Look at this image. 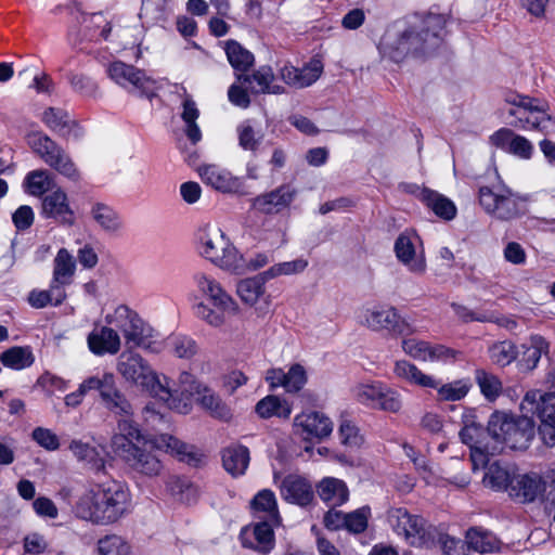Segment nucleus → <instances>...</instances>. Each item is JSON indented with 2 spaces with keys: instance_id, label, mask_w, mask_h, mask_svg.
Returning <instances> with one entry per match:
<instances>
[{
  "instance_id": "obj_43",
  "label": "nucleus",
  "mask_w": 555,
  "mask_h": 555,
  "mask_svg": "<svg viewBox=\"0 0 555 555\" xmlns=\"http://www.w3.org/2000/svg\"><path fill=\"white\" fill-rule=\"evenodd\" d=\"M76 269L75 257L66 248L59 249L53 260L52 278L55 279L56 282L63 281L72 284Z\"/></svg>"
},
{
  "instance_id": "obj_44",
  "label": "nucleus",
  "mask_w": 555,
  "mask_h": 555,
  "mask_svg": "<svg viewBox=\"0 0 555 555\" xmlns=\"http://www.w3.org/2000/svg\"><path fill=\"white\" fill-rule=\"evenodd\" d=\"M53 178L46 169L29 171L23 181L25 192L31 196L42 197L52 186Z\"/></svg>"
},
{
  "instance_id": "obj_64",
  "label": "nucleus",
  "mask_w": 555,
  "mask_h": 555,
  "mask_svg": "<svg viewBox=\"0 0 555 555\" xmlns=\"http://www.w3.org/2000/svg\"><path fill=\"white\" fill-rule=\"evenodd\" d=\"M37 385L49 395H53L56 391H64L68 388L67 380L49 372L39 376Z\"/></svg>"
},
{
  "instance_id": "obj_32",
  "label": "nucleus",
  "mask_w": 555,
  "mask_h": 555,
  "mask_svg": "<svg viewBox=\"0 0 555 555\" xmlns=\"http://www.w3.org/2000/svg\"><path fill=\"white\" fill-rule=\"evenodd\" d=\"M221 460L223 468L232 477L243 476L249 465V450L238 443L228 446L221 451Z\"/></svg>"
},
{
  "instance_id": "obj_51",
  "label": "nucleus",
  "mask_w": 555,
  "mask_h": 555,
  "mask_svg": "<svg viewBox=\"0 0 555 555\" xmlns=\"http://www.w3.org/2000/svg\"><path fill=\"white\" fill-rule=\"evenodd\" d=\"M99 555H130V544L120 535L109 534L98 541Z\"/></svg>"
},
{
  "instance_id": "obj_16",
  "label": "nucleus",
  "mask_w": 555,
  "mask_h": 555,
  "mask_svg": "<svg viewBox=\"0 0 555 555\" xmlns=\"http://www.w3.org/2000/svg\"><path fill=\"white\" fill-rule=\"evenodd\" d=\"M393 250L400 263H402L410 273L421 276L427 270V261L423 247V242L414 231L402 232L395 241Z\"/></svg>"
},
{
  "instance_id": "obj_23",
  "label": "nucleus",
  "mask_w": 555,
  "mask_h": 555,
  "mask_svg": "<svg viewBox=\"0 0 555 555\" xmlns=\"http://www.w3.org/2000/svg\"><path fill=\"white\" fill-rule=\"evenodd\" d=\"M489 143L517 158L528 160L534 153V146L526 137L517 134L509 128H500L489 137Z\"/></svg>"
},
{
  "instance_id": "obj_21",
  "label": "nucleus",
  "mask_w": 555,
  "mask_h": 555,
  "mask_svg": "<svg viewBox=\"0 0 555 555\" xmlns=\"http://www.w3.org/2000/svg\"><path fill=\"white\" fill-rule=\"evenodd\" d=\"M525 416H537L541 424L555 422V392H541L538 389L527 391L520 402Z\"/></svg>"
},
{
  "instance_id": "obj_15",
  "label": "nucleus",
  "mask_w": 555,
  "mask_h": 555,
  "mask_svg": "<svg viewBox=\"0 0 555 555\" xmlns=\"http://www.w3.org/2000/svg\"><path fill=\"white\" fill-rule=\"evenodd\" d=\"M388 522L393 531L412 546H425L433 541L425 520L420 516L411 515L405 508H391L388 512Z\"/></svg>"
},
{
  "instance_id": "obj_7",
  "label": "nucleus",
  "mask_w": 555,
  "mask_h": 555,
  "mask_svg": "<svg viewBox=\"0 0 555 555\" xmlns=\"http://www.w3.org/2000/svg\"><path fill=\"white\" fill-rule=\"evenodd\" d=\"M197 250L205 259L225 271L238 270L241 253L218 227L205 225L197 233Z\"/></svg>"
},
{
  "instance_id": "obj_46",
  "label": "nucleus",
  "mask_w": 555,
  "mask_h": 555,
  "mask_svg": "<svg viewBox=\"0 0 555 555\" xmlns=\"http://www.w3.org/2000/svg\"><path fill=\"white\" fill-rule=\"evenodd\" d=\"M1 362L5 367L21 371L34 364L35 356L30 347L15 346L2 353Z\"/></svg>"
},
{
  "instance_id": "obj_42",
  "label": "nucleus",
  "mask_w": 555,
  "mask_h": 555,
  "mask_svg": "<svg viewBox=\"0 0 555 555\" xmlns=\"http://www.w3.org/2000/svg\"><path fill=\"white\" fill-rule=\"evenodd\" d=\"M251 507L256 513H263L266 521L272 524L281 522L276 499L271 490L263 489L259 491L251 501Z\"/></svg>"
},
{
  "instance_id": "obj_45",
  "label": "nucleus",
  "mask_w": 555,
  "mask_h": 555,
  "mask_svg": "<svg viewBox=\"0 0 555 555\" xmlns=\"http://www.w3.org/2000/svg\"><path fill=\"white\" fill-rule=\"evenodd\" d=\"M26 142L33 152L46 164L50 163L51 157L61 149L60 145L41 131H31L27 133Z\"/></svg>"
},
{
  "instance_id": "obj_63",
  "label": "nucleus",
  "mask_w": 555,
  "mask_h": 555,
  "mask_svg": "<svg viewBox=\"0 0 555 555\" xmlns=\"http://www.w3.org/2000/svg\"><path fill=\"white\" fill-rule=\"evenodd\" d=\"M503 258L511 264L524 266L527 262V253L521 244L511 241L503 247Z\"/></svg>"
},
{
  "instance_id": "obj_61",
  "label": "nucleus",
  "mask_w": 555,
  "mask_h": 555,
  "mask_svg": "<svg viewBox=\"0 0 555 555\" xmlns=\"http://www.w3.org/2000/svg\"><path fill=\"white\" fill-rule=\"evenodd\" d=\"M459 351L440 344H429L427 362L451 363L457 359Z\"/></svg>"
},
{
  "instance_id": "obj_5",
  "label": "nucleus",
  "mask_w": 555,
  "mask_h": 555,
  "mask_svg": "<svg viewBox=\"0 0 555 555\" xmlns=\"http://www.w3.org/2000/svg\"><path fill=\"white\" fill-rule=\"evenodd\" d=\"M504 101L511 107L507 115L509 125L526 131H539L544 135L555 134V119L546 113V104L538 99L509 91Z\"/></svg>"
},
{
  "instance_id": "obj_27",
  "label": "nucleus",
  "mask_w": 555,
  "mask_h": 555,
  "mask_svg": "<svg viewBox=\"0 0 555 555\" xmlns=\"http://www.w3.org/2000/svg\"><path fill=\"white\" fill-rule=\"evenodd\" d=\"M297 191L291 184H283L275 190L258 195L253 199V207L262 214H278L294 201Z\"/></svg>"
},
{
  "instance_id": "obj_12",
  "label": "nucleus",
  "mask_w": 555,
  "mask_h": 555,
  "mask_svg": "<svg viewBox=\"0 0 555 555\" xmlns=\"http://www.w3.org/2000/svg\"><path fill=\"white\" fill-rule=\"evenodd\" d=\"M106 74L116 85L140 96L152 98L157 90L155 79L147 76L144 70L121 61L109 63Z\"/></svg>"
},
{
  "instance_id": "obj_38",
  "label": "nucleus",
  "mask_w": 555,
  "mask_h": 555,
  "mask_svg": "<svg viewBox=\"0 0 555 555\" xmlns=\"http://www.w3.org/2000/svg\"><path fill=\"white\" fill-rule=\"evenodd\" d=\"M514 476V469L503 466L499 462H493L487 467L482 481L487 488L494 491L508 492Z\"/></svg>"
},
{
  "instance_id": "obj_14",
  "label": "nucleus",
  "mask_w": 555,
  "mask_h": 555,
  "mask_svg": "<svg viewBox=\"0 0 555 555\" xmlns=\"http://www.w3.org/2000/svg\"><path fill=\"white\" fill-rule=\"evenodd\" d=\"M160 385L169 392L168 398L155 397L163 401L165 405L180 414L189 413L191 405L189 402L190 397L199 395L204 387L199 384L194 376L189 372H182L179 376L178 384L172 383L165 375L159 376Z\"/></svg>"
},
{
  "instance_id": "obj_55",
  "label": "nucleus",
  "mask_w": 555,
  "mask_h": 555,
  "mask_svg": "<svg viewBox=\"0 0 555 555\" xmlns=\"http://www.w3.org/2000/svg\"><path fill=\"white\" fill-rule=\"evenodd\" d=\"M308 266V261L305 259H295L292 261H284L271 266L264 270V276L270 280L276 279L282 275H292L302 272Z\"/></svg>"
},
{
  "instance_id": "obj_62",
  "label": "nucleus",
  "mask_w": 555,
  "mask_h": 555,
  "mask_svg": "<svg viewBox=\"0 0 555 555\" xmlns=\"http://www.w3.org/2000/svg\"><path fill=\"white\" fill-rule=\"evenodd\" d=\"M33 440L47 451H56L60 448V439L49 428L36 427L31 433Z\"/></svg>"
},
{
  "instance_id": "obj_57",
  "label": "nucleus",
  "mask_w": 555,
  "mask_h": 555,
  "mask_svg": "<svg viewBox=\"0 0 555 555\" xmlns=\"http://www.w3.org/2000/svg\"><path fill=\"white\" fill-rule=\"evenodd\" d=\"M308 382L306 369L295 363L289 366L288 371L285 372V391L288 393L299 392Z\"/></svg>"
},
{
  "instance_id": "obj_24",
  "label": "nucleus",
  "mask_w": 555,
  "mask_h": 555,
  "mask_svg": "<svg viewBox=\"0 0 555 555\" xmlns=\"http://www.w3.org/2000/svg\"><path fill=\"white\" fill-rule=\"evenodd\" d=\"M294 427L304 439H323L333 431V422L322 412L309 411L295 416Z\"/></svg>"
},
{
  "instance_id": "obj_53",
  "label": "nucleus",
  "mask_w": 555,
  "mask_h": 555,
  "mask_svg": "<svg viewBox=\"0 0 555 555\" xmlns=\"http://www.w3.org/2000/svg\"><path fill=\"white\" fill-rule=\"evenodd\" d=\"M166 346L178 358L189 359L197 352L196 341L185 335L169 336Z\"/></svg>"
},
{
  "instance_id": "obj_31",
  "label": "nucleus",
  "mask_w": 555,
  "mask_h": 555,
  "mask_svg": "<svg viewBox=\"0 0 555 555\" xmlns=\"http://www.w3.org/2000/svg\"><path fill=\"white\" fill-rule=\"evenodd\" d=\"M90 351L95 356L116 354L120 350L118 333L107 326L94 328L87 338Z\"/></svg>"
},
{
  "instance_id": "obj_56",
  "label": "nucleus",
  "mask_w": 555,
  "mask_h": 555,
  "mask_svg": "<svg viewBox=\"0 0 555 555\" xmlns=\"http://www.w3.org/2000/svg\"><path fill=\"white\" fill-rule=\"evenodd\" d=\"M168 487L173 495L188 504L194 502L198 496V489L189 480L180 477H173L168 482Z\"/></svg>"
},
{
  "instance_id": "obj_39",
  "label": "nucleus",
  "mask_w": 555,
  "mask_h": 555,
  "mask_svg": "<svg viewBox=\"0 0 555 555\" xmlns=\"http://www.w3.org/2000/svg\"><path fill=\"white\" fill-rule=\"evenodd\" d=\"M90 216L96 225L105 232L114 233L121 229L122 222L119 215L104 203H93L90 208Z\"/></svg>"
},
{
  "instance_id": "obj_49",
  "label": "nucleus",
  "mask_w": 555,
  "mask_h": 555,
  "mask_svg": "<svg viewBox=\"0 0 555 555\" xmlns=\"http://www.w3.org/2000/svg\"><path fill=\"white\" fill-rule=\"evenodd\" d=\"M199 404L207 410L211 416L227 421L231 417L230 408L210 389L203 387L198 395Z\"/></svg>"
},
{
  "instance_id": "obj_47",
  "label": "nucleus",
  "mask_w": 555,
  "mask_h": 555,
  "mask_svg": "<svg viewBox=\"0 0 555 555\" xmlns=\"http://www.w3.org/2000/svg\"><path fill=\"white\" fill-rule=\"evenodd\" d=\"M475 380L478 385L481 395L489 402H494L503 391L501 379L491 372L483 369L475 370Z\"/></svg>"
},
{
  "instance_id": "obj_29",
  "label": "nucleus",
  "mask_w": 555,
  "mask_h": 555,
  "mask_svg": "<svg viewBox=\"0 0 555 555\" xmlns=\"http://www.w3.org/2000/svg\"><path fill=\"white\" fill-rule=\"evenodd\" d=\"M317 493L327 507H339L349 500L347 483L335 477H324L315 486Z\"/></svg>"
},
{
  "instance_id": "obj_1",
  "label": "nucleus",
  "mask_w": 555,
  "mask_h": 555,
  "mask_svg": "<svg viewBox=\"0 0 555 555\" xmlns=\"http://www.w3.org/2000/svg\"><path fill=\"white\" fill-rule=\"evenodd\" d=\"M446 18L440 14L397 21L382 36L378 50L384 59L399 63L410 55H425L440 46Z\"/></svg>"
},
{
  "instance_id": "obj_37",
  "label": "nucleus",
  "mask_w": 555,
  "mask_h": 555,
  "mask_svg": "<svg viewBox=\"0 0 555 555\" xmlns=\"http://www.w3.org/2000/svg\"><path fill=\"white\" fill-rule=\"evenodd\" d=\"M292 404L274 395L262 398L255 406V412L261 418L279 417L287 420L292 414Z\"/></svg>"
},
{
  "instance_id": "obj_60",
  "label": "nucleus",
  "mask_w": 555,
  "mask_h": 555,
  "mask_svg": "<svg viewBox=\"0 0 555 555\" xmlns=\"http://www.w3.org/2000/svg\"><path fill=\"white\" fill-rule=\"evenodd\" d=\"M273 259L272 253L259 251L250 255L247 259L241 254L242 266L238 270H231V273L244 274L248 271H257L264 268Z\"/></svg>"
},
{
  "instance_id": "obj_34",
  "label": "nucleus",
  "mask_w": 555,
  "mask_h": 555,
  "mask_svg": "<svg viewBox=\"0 0 555 555\" xmlns=\"http://www.w3.org/2000/svg\"><path fill=\"white\" fill-rule=\"evenodd\" d=\"M393 374L397 378L421 388L428 389L434 385V375L426 374L414 363L406 360H398L393 365Z\"/></svg>"
},
{
  "instance_id": "obj_35",
  "label": "nucleus",
  "mask_w": 555,
  "mask_h": 555,
  "mask_svg": "<svg viewBox=\"0 0 555 555\" xmlns=\"http://www.w3.org/2000/svg\"><path fill=\"white\" fill-rule=\"evenodd\" d=\"M182 99L181 118L185 124L184 132L188 139L193 144H196L202 140V131L196 124V120L199 117V109L185 88H182Z\"/></svg>"
},
{
  "instance_id": "obj_13",
  "label": "nucleus",
  "mask_w": 555,
  "mask_h": 555,
  "mask_svg": "<svg viewBox=\"0 0 555 555\" xmlns=\"http://www.w3.org/2000/svg\"><path fill=\"white\" fill-rule=\"evenodd\" d=\"M79 387L86 395L91 390L99 391L103 404L112 413L126 416L132 414V406L116 387L113 373L89 376L79 384Z\"/></svg>"
},
{
  "instance_id": "obj_17",
  "label": "nucleus",
  "mask_w": 555,
  "mask_h": 555,
  "mask_svg": "<svg viewBox=\"0 0 555 555\" xmlns=\"http://www.w3.org/2000/svg\"><path fill=\"white\" fill-rule=\"evenodd\" d=\"M352 392L358 402L373 409L396 413L402 406L400 395L379 382L359 384Z\"/></svg>"
},
{
  "instance_id": "obj_2",
  "label": "nucleus",
  "mask_w": 555,
  "mask_h": 555,
  "mask_svg": "<svg viewBox=\"0 0 555 555\" xmlns=\"http://www.w3.org/2000/svg\"><path fill=\"white\" fill-rule=\"evenodd\" d=\"M132 511L128 486L116 479L91 485L76 501L74 514L93 525H112Z\"/></svg>"
},
{
  "instance_id": "obj_25",
  "label": "nucleus",
  "mask_w": 555,
  "mask_h": 555,
  "mask_svg": "<svg viewBox=\"0 0 555 555\" xmlns=\"http://www.w3.org/2000/svg\"><path fill=\"white\" fill-rule=\"evenodd\" d=\"M270 521H260L253 527H245L240 533L244 547L255 550L261 554H268L274 546L273 526Z\"/></svg>"
},
{
  "instance_id": "obj_19",
  "label": "nucleus",
  "mask_w": 555,
  "mask_h": 555,
  "mask_svg": "<svg viewBox=\"0 0 555 555\" xmlns=\"http://www.w3.org/2000/svg\"><path fill=\"white\" fill-rule=\"evenodd\" d=\"M203 183L223 194H240L244 189L241 177L218 164H202L196 168Z\"/></svg>"
},
{
  "instance_id": "obj_6",
  "label": "nucleus",
  "mask_w": 555,
  "mask_h": 555,
  "mask_svg": "<svg viewBox=\"0 0 555 555\" xmlns=\"http://www.w3.org/2000/svg\"><path fill=\"white\" fill-rule=\"evenodd\" d=\"M197 289L207 297L209 304L198 302L194 306L195 315L208 325L220 327L225 317L237 312V304L214 278L198 272L193 276Z\"/></svg>"
},
{
  "instance_id": "obj_9",
  "label": "nucleus",
  "mask_w": 555,
  "mask_h": 555,
  "mask_svg": "<svg viewBox=\"0 0 555 555\" xmlns=\"http://www.w3.org/2000/svg\"><path fill=\"white\" fill-rule=\"evenodd\" d=\"M116 369L126 382L141 386L154 398H168L169 392L160 385V375L139 353L133 351L121 352L118 357Z\"/></svg>"
},
{
  "instance_id": "obj_41",
  "label": "nucleus",
  "mask_w": 555,
  "mask_h": 555,
  "mask_svg": "<svg viewBox=\"0 0 555 555\" xmlns=\"http://www.w3.org/2000/svg\"><path fill=\"white\" fill-rule=\"evenodd\" d=\"M422 202L439 218L444 220H452L456 216V207L454 203L435 192L430 191H422Z\"/></svg>"
},
{
  "instance_id": "obj_20",
  "label": "nucleus",
  "mask_w": 555,
  "mask_h": 555,
  "mask_svg": "<svg viewBox=\"0 0 555 555\" xmlns=\"http://www.w3.org/2000/svg\"><path fill=\"white\" fill-rule=\"evenodd\" d=\"M324 69L320 59L313 57L301 67H296L289 62L280 63L278 72L280 78L289 87L304 89L313 85Z\"/></svg>"
},
{
  "instance_id": "obj_52",
  "label": "nucleus",
  "mask_w": 555,
  "mask_h": 555,
  "mask_svg": "<svg viewBox=\"0 0 555 555\" xmlns=\"http://www.w3.org/2000/svg\"><path fill=\"white\" fill-rule=\"evenodd\" d=\"M50 160L51 162L47 163V165L56 170L60 175L72 181L79 180L80 175L78 169L76 168L69 155L62 147L51 157Z\"/></svg>"
},
{
  "instance_id": "obj_58",
  "label": "nucleus",
  "mask_w": 555,
  "mask_h": 555,
  "mask_svg": "<svg viewBox=\"0 0 555 555\" xmlns=\"http://www.w3.org/2000/svg\"><path fill=\"white\" fill-rule=\"evenodd\" d=\"M490 359L500 366H506L517 357V350L511 341H500L494 344L490 350Z\"/></svg>"
},
{
  "instance_id": "obj_11",
  "label": "nucleus",
  "mask_w": 555,
  "mask_h": 555,
  "mask_svg": "<svg viewBox=\"0 0 555 555\" xmlns=\"http://www.w3.org/2000/svg\"><path fill=\"white\" fill-rule=\"evenodd\" d=\"M105 320L122 333L126 344L130 347H150L149 339L152 337V327L129 307L125 305L118 306L112 313L105 317Z\"/></svg>"
},
{
  "instance_id": "obj_50",
  "label": "nucleus",
  "mask_w": 555,
  "mask_h": 555,
  "mask_svg": "<svg viewBox=\"0 0 555 555\" xmlns=\"http://www.w3.org/2000/svg\"><path fill=\"white\" fill-rule=\"evenodd\" d=\"M68 449L77 461L93 464L99 470L104 468L103 459L100 457L96 448L90 443L83 442L80 439H73L69 442Z\"/></svg>"
},
{
  "instance_id": "obj_59",
  "label": "nucleus",
  "mask_w": 555,
  "mask_h": 555,
  "mask_svg": "<svg viewBox=\"0 0 555 555\" xmlns=\"http://www.w3.org/2000/svg\"><path fill=\"white\" fill-rule=\"evenodd\" d=\"M429 341L422 340L415 337H404L401 340V348L403 352L410 358L427 362V353L429 348Z\"/></svg>"
},
{
  "instance_id": "obj_40",
  "label": "nucleus",
  "mask_w": 555,
  "mask_h": 555,
  "mask_svg": "<svg viewBox=\"0 0 555 555\" xmlns=\"http://www.w3.org/2000/svg\"><path fill=\"white\" fill-rule=\"evenodd\" d=\"M465 542L469 550L487 554L499 551L500 541L490 531L481 528H470L465 534Z\"/></svg>"
},
{
  "instance_id": "obj_8",
  "label": "nucleus",
  "mask_w": 555,
  "mask_h": 555,
  "mask_svg": "<svg viewBox=\"0 0 555 555\" xmlns=\"http://www.w3.org/2000/svg\"><path fill=\"white\" fill-rule=\"evenodd\" d=\"M534 421L524 414L516 417L495 412L488 422L487 431L496 442L513 450H524L534 436Z\"/></svg>"
},
{
  "instance_id": "obj_33",
  "label": "nucleus",
  "mask_w": 555,
  "mask_h": 555,
  "mask_svg": "<svg viewBox=\"0 0 555 555\" xmlns=\"http://www.w3.org/2000/svg\"><path fill=\"white\" fill-rule=\"evenodd\" d=\"M473 385L469 378L454 379L449 383H442L434 376V385L428 389L437 392V400L444 402H454L463 400L470 391Z\"/></svg>"
},
{
  "instance_id": "obj_36",
  "label": "nucleus",
  "mask_w": 555,
  "mask_h": 555,
  "mask_svg": "<svg viewBox=\"0 0 555 555\" xmlns=\"http://www.w3.org/2000/svg\"><path fill=\"white\" fill-rule=\"evenodd\" d=\"M269 281L264 276V272L241 280L237 283L236 293L241 300L249 306H254L258 302L259 298L263 296L266 292V283Z\"/></svg>"
},
{
  "instance_id": "obj_48",
  "label": "nucleus",
  "mask_w": 555,
  "mask_h": 555,
  "mask_svg": "<svg viewBox=\"0 0 555 555\" xmlns=\"http://www.w3.org/2000/svg\"><path fill=\"white\" fill-rule=\"evenodd\" d=\"M225 54L229 63L236 72L245 73L255 62L254 54L234 40H229L225 43Z\"/></svg>"
},
{
  "instance_id": "obj_18",
  "label": "nucleus",
  "mask_w": 555,
  "mask_h": 555,
  "mask_svg": "<svg viewBox=\"0 0 555 555\" xmlns=\"http://www.w3.org/2000/svg\"><path fill=\"white\" fill-rule=\"evenodd\" d=\"M132 414L119 415L117 429L111 439V449L116 457L124 463L146 440L138 425L131 418Z\"/></svg>"
},
{
  "instance_id": "obj_10",
  "label": "nucleus",
  "mask_w": 555,
  "mask_h": 555,
  "mask_svg": "<svg viewBox=\"0 0 555 555\" xmlns=\"http://www.w3.org/2000/svg\"><path fill=\"white\" fill-rule=\"evenodd\" d=\"M360 323L373 332H387L396 336L416 333V328L395 307L387 305L364 309Z\"/></svg>"
},
{
  "instance_id": "obj_26",
  "label": "nucleus",
  "mask_w": 555,
  "mask_h": 555,
  "mask_svg": "<svg viewBox=\"0 0 555 555\" xmlns=\"http://www.w3.org/2000/svg\"><path fill=\"white\" fill-rule=\"evenodd\" d=\"M280 492L286 502L301 507L310 505L314 499L311 482L299 475L286 476L281 482Z\"/></svg>"
},
{
  "instance_id": "obj_4",
  "label": "nucleus",
  "mask_w": 555,
  "mask_h": 555,
  "mask_svg": "<svg viewBox=\"0 0 555 555\" xmlns=\"http://www.w3.org/2000/svg\"><path fill=\"white\" fill-rule=\"evenodd\" d=\"M478 204L490 217L511 221L525 214L526 197L514 192L495 172L493 180L478 186Z\"/></svg>"
},
{
  "instance_id": "obj_54",
  "label": "nucleus",
  "mask_w": 555,
  "mask_h": 555,
  "mask_svg": "<svg viewBox=\"0 0 555 555\" xmlns=\"http://www.w3.org/2000/svg\"><path fill=\"white\" fill-rule=\"evenodd\" d=\"M370 518L371 507L367 505L346 513L345 530L353 534L362 533L366 530Z\"/></svg>"
},
{
  "instance_id": "obj_28",
  "label": "nucleus",
  "mask_w": 555,
  "mask_h": 555,
  "mask_svg": "<svg viewBox=\"0 0 555 555\" xmlns=\"http://www.w3.org/2000/svg\"><path fill=\"white\" fill-rule=\"evenodd\" d=\"M545 491V482L537 473L515 474L508 491L519 502H533Z\"/></svg>"
},
{
  "instance_id": "obj_22",
  "label": "nucleus",
  "mask_w": 555,
  "mask_h": 555,
  "mask_svg": "<svg viewBox=\"0 0 555 555\" xmlns=\"http://www.w3.org/2000/svg\"><path fill=\"white\" fill-rule=\"evenodd\" d=\"M41 216L46 219H53L65 227H72L76 222V215L69 204L68 196L61 188L42 197Z\"/></svg>"
},
{
  "instance_id": "obj_3",
  "label": "nucleus",
  "mask_w": 555,
  "mask_h": 555,
  "mask_svg": "<svg viewBox=\"0 0 555 555\" xmlns=\"http://www.w3.org/2000/svg\"><path fill=\"white\" fill-rule=\"evenodd\" d=\"M149 446L170 453L180 462L194 467L202 465L205 460L204 453L198 448L188 444L169 434L155 435L151 439H146L138 449V452L131 454L125 462L132 470L144 476H157L163 469L162 462L149 450Z\"/></svg>"
},
{
  "instance_id": "obj_30",
  "label": "nucleus",
  "mask_w": 555,
  "mask_h": 555,
  "mask_svg": "<svg viewBox=\"0 0 555 555\" xmlns=\"http://www.w3.org/2000/svg\"><path fill=\"white\" fill-rule=\"evenodd\" d=\"M237 80H243L247 85V88L255 94L271 93L282 94L284 88L276 85L275 76L270 66H261L255 70L251 75H237Z\"/></svg>"
}]
</instances>
